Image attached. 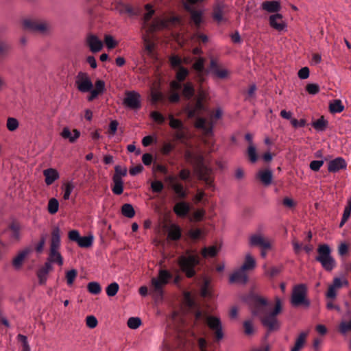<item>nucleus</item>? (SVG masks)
Instances as JSON below:
<instances>
[{
	"instance_id": "26",
	"label": "nucleus",
	"mask_w": 351,
	"mask_h": 351,
	"mask_svg": "<svg viewBox=\"0 0 351 351\" xmlns=\"http://www.w3.org/2000/svg\"><path fill=\"white\" fill-rule=\"evenodd\" d=\"M61 136L64 139H69L70 143H75L80 136V132L77 129H74L71 132L68 127L63 128Z\"/></svg>"
},
{
	"instance_id": "60",
	"label": "nucleus",
	"mask_w": 351,
	"mask_h": 351,
	"mask_svg": "<svg viewBox=\"0 0 351 351\" xmlns=\"http://www.w3.org/2000/svg\"><path fill=\"white\" fill-rule=\"evenodd\" d=\"M184 301L186 305L190 308L193 309L195 308V303L191 298L189 293H185L184 295Z\"/></svg>"
},
{
	"instance_id": "15",
	"label": "nucleus",
	"mask_w": 351,
	"mask_h": 351,
	"mask_svg": "<svg viewBox=\"0 0 351 351\" xmlns=\"http://www.w3.org/2000/svg\"><path fill=\"white\" fill-rule=\"evenodd\" d=\"M346 167L347 163L341 157H337L328 162V170L330 173H340L341 170L346 169Z\"/></svg>"
},
{
	"instance_id": "7",
	"label": "nucleus",
	"mask_w": 351,
	"mask_h": 351,
	"mask_svg": "<svg viewBox=\"0 0 351 351\" xmlns=\"http://www.w3.org/2000/svg\"><path fill=\"white\" fill-rule=\"evenodd\" d=\"M318 256L316 260L319 261L322 267L327 271H331L335 267V261L331 256V250L326 244L320 245L317 249Z\"/></svg>"
},
{
	"instance_id": "16",
	"label": "nucleus",
	"mask_w": 351,
	"mask_h": 351,
	"mask_svg": "<svg viewBox=\"0 0 351 351\" xmlns=\"http://www.w3.org/2000/svg\"><path fill=\"white\" fill-rule=\"evenodd\" d=\"M123 100V104L131 109H136L140 107V95L135 91L126 93Z\"/></svg>"
},
{
	"instance_id": "39",
	"label": "nucleus",
	"mask_w": 351,
	"mask_h": 351,
	"mask_svg": "<svg viewBox=\"0 0 351 351\" xmlns=\"http://www.w3.org/2000/svg\"><path fill=\"white\" fill-rule=\"evenodd\" d=\"M329 109L332 113H337L342 112L344 110V106L341 100L335 99L330 103Z\"/></svg>"
},
{
	"instance_id": "6",
	"label": "nucleus",
	"mask_w": 351,
	"mask_h": 351,
	"mask_svg": "<svg viewBox=\"0 0 351 351\" xmlns=\"http://www.w3.org/2000/svg\"><path fill=\"white\" fill-rule=\"evenodd\" d=\"M171 66L176 70V79L178 82L173 81L171 84L173 91H176L181 88L180 82L184 81L189 74L187 69L182 66V59L178 56H172L169 58Z\"/></svg>"
},
{
	"instance_id": "38",
	"label": "nucleus",
	"mask_w": 351,
	"mask_h": 351,
	"mask_svg": "<svg viewBox=\"0 0 351 351\" xmlns=\"http://www.w3.org/2000/svg\"><path fill=\"white\" fill-rule=\"evenodd\" d=\"M10 45L5 40H0V60L5 58L10 53Z\"/></svg>"
},
{
	"instance_id": "14",
	"label": "nucleus",
	"mask_w": 351,
	"mask_h": 351,
	"mask_svg": "<svg viewBox=\"0 0 351 351\" xmlns=\"http://www.w3.org/2000/svg\"><path fill=\"white\" fill-rule=\"evenodd\" d=\"M251 246H259L263 250H269L271 247L272 241L261 234H254L250 237Z\"/></svg>"
},
{
	"instance_id": "21",
	"label": "nucleus",
	"mask_w": 351,
	"mask_h": 351,
	"mask_svg": "<svg viewBox=\"0 0 351 351\" xmlns=\"http://www.w3.org/2000/svg\"><path fill=\"white\" fill-rule=\"evenodd\" d=\"M169 125L171 128L178 130L176 132V136L178 139H182L184 138L185 132L184 130V126L180 120L176 119L173 116L169 115Z\"/></svg>"
},
{
	"instance_id": "58",
	"label": "nucleus",
	"mask_w": 351,
	"mask_h": 351,
	"mask_svg": "<svg viewBox=\"0 0 351 351\" xmlns=\"http://www.w3.org/2000/svg\"><path fill=\"white\" fill-rule=\"evenodd\" d=\"M47 237V234H43L40 235V241L35 247V250L38 253H40L43 252L44 246L45 245Z\"/></svg>"
},
{
	"instance_id": "9",
	"label": "nucleus",
	"mask_w": 351,
	"mask_h": 351,
	"mask_svg": "<svg viewBox=\"0 0 351 351\" xmlns=\"http://www.w3.org/2000/svg\"><path fill=\"white\" fill-rule=\"evenodd\" d=\"M186 159L192 163L194 167L199 171L198 176H204L208 173V169L206 167L203 158L198 154H193L187 152L185 154Z\"/></svg>"
},
{
	"instance_id": "23",
	"label": "nucleus",
	"mask_w": 351,
	"mask_h": 351,
	"mask_svg": "<svg viewBox=\"0 0 351 351\" xmlns=\"http://www.w3.org/2000/svg\"><path fill=\"white\" fill-rule=\"evenodd\" d=\"M270 25L278 31L283 30L286 24L282 20V16L280 14H272L269 16Z\"/></svg>"
},
{
	"instance_id": "55",
	"label": "nucleus",
	"mask_w": 351,
	"mask_h": 351,
	"mask_svg": "<svg viewBox=\"0 0 351 351\" xmlns=\"http://www.w3.org/2000/svg\"><path fill=\"white\" fill-rule=\"evenodd\" d=\"M77 271L74 269H71L66 273V283L68 285L70 286V285H73L75 279L77 277Z\"/></svg>"
},
{
	"instance_id": "62",
	"label": "nucleus",
	"mask_w": 351,
	"mask_h": 351,
	"mask_svg": "<svg viewBox=\"0 0 351 351\" xmlns=\"http://www.w3.org/2000/svg\"><path fill=\"white\" fill-rule=\"evenodd\" d=\"M243 326L246 335H252L254 332L255 330L252 321H245L243 324Z\"/></svg>"
},
{
	"instance_id": "17",
	"label": "nucleus",
	"mask_w": 351,
	"mask_h": 351,
	"mask_svg": "<svg viewBox=\"0 0 351 351\" xmlns=\"http://www.w3.org/2000/svg\"><path fill=\"white\" fill-rule=\"evenodd\" d=\"M86 42L90 51L93 53L99 52L103 48L102 41L95 35H88L86 39Z\"/></svg>"
},
{
	"instance_id": "19",
	"label": "nucleus",
	"mask_w": 351,
	"mask_h": 351,
	"mask_svg": "<svg viewBox=\"0 0 351 351\" xmlns=\"http://www.w3.org/2000/svg\"><path fill=\"white\" fill-rule=\"evenodd\" d=\"M247 273V271L240 267L230 276V282L245 284L248 279Z\"/></svg>"
},
{
	"instance_id": "54",
	"label": "nucleus",
	"mask_w": 351,
	"mask_h": 351,
	"mask_svg": "<svg viewBox=\"0 0 351 351\" xmlns=\"http://www.w3.org/2000/svg\"><path fill=\"white\" fill-rule=\"evenodd\" d=\"M141 324V320L138 317H132L128 320V326L131 329L138 328Z\"/></svg>"
},
{
	"instance_id": "51",
	"label": "nucleus",
	"mask_w": 351,
	"mask_h": 351,
	"mask_svg": "<svg viewBox=\"0 0 351 351\" xmlns=\"http://www.w3.org/2000/svg\"><path fill=\"white\" fill-rule=\"evenodd\" d=\"M59 208V202L56 198H51L48 203V212L50 214H56Z\"/></svg>"
},
{
	"instance_id": "13",
	"label": "nucleus",
	"mask_w": 351,
	"mask_h": 351,
	"mask_svg": "<svg viewBox=\"0 0 351 351\" xmlns=\"http://www.w3.org/2000/svg\"><path fill=\"white\" fill-rule=\"evenodd\" d=\"M184 8L190 14V24L195 29H199L203 23V12L201 10L194 9L189 4H184Z\"/></svg>"
},
{
	"instance_id": "40",
	"label": "nucleus",
	"mask_w": 351,
	"mask_h": 351,
	"mask_svg": "<svg viewBox=\"0 0 351 351\" xmlns=\"http://www.w3.org/2000/svg\"><path fill=\"white\" fill-rule=\"evenodd\" d=\"M93 243V236L88 235L86 237H80V239L77 241V245L81 247L87 248L90 247Z\"/></svg>"
},
{
	"instance_id": "5",
	"label": "nucleus",
	"mask_w": 351,
	"mask_h": 351,
	"mask_svg": "<svg viewBox=\"0 0 351 351\" xmlns=\"http://www.w3.org/2000/svg\"><path fill=\"white\" fill-rule=\"evenodd\" d=\"M199 263V256L194 250H187L178 258V263L181 270L187 277L191 278L195 274V267Z\"/></svg>"
},
{
	"instance_id": "53",
	"label": "nucleus",
	"mask_w": 351,
	"mask_h": 351,
	"mask_svg": "<svg viewBox=\"0 0 351 351\" xmlns=\"http://www.w3.org/2000/svg\"><path fill=\"white\" fill-rule=\"evenodd\" d=\"M64 191L63 195L64 199L66 200L69 199L70 195L74 189L75 185L71 182H68L64 184Z\"/></svg>"
},
{
	"instance_id": "36",
	"label": "nucleus",
	"mask_w": 351,
	"mask_h": 351,
	"mask_svg": "<svg viewBox=\"0 0 351 351\" xmlns=\"http://www.w3.org/2000/svg\"><path fill=\"white\" fill-rule=\"evenodd\" d=\"M306 336L307 333L304 332H301L296 339L295 345L291 348V351H300L306 342Z\"/></svg>"
},
{
	"instance_id": "49",
	"label": "nucleus",
	"mask_w": 351,
	"mask_h": 351,
	"mask_svg": "<svg viewBox=\"0 0 351 351\" xmlns=\"http://www.w3.org/2000/svg\"><path fill=\"white\" fill-rule=\"evenodd\" d=\"M218 249L215 246H210L208 247H204L202 251L203 257H213L217 255Z\"/></svg>"
},
{
	"instance_id": "8",
	"label": "nucleus",
	"mask_w": 351,
	"mask_h": 351,
	"mask_svg": "<svg viewBox=\"0 0 351 351\" xmlns=\"http://www.w3.org/2000/svg\"><path fill=\"white\" fill-rule=\"evenodd\" d=\"M306 287L304 285L300 284L296 285L293 290L291 296V303L293 306H297L304 304L306 306H309V301L306 299Z\"/></svg>"
},
{
	"instance_id": "50",
	"label": "nucleus",
	"mask_w": 351,
	"mask_h": 351,
	"mask_svg": "<svg viewBox=\"0 0 351 351\" xmlns=\"http://www.w3.org/2000/svg\"><path fill=\"white\" fill-rule=\"evenodd\" d=\"M247 156L252 162H255L258 160L256 149L253 143H250L247 148Z\"/></svg>"
},
{
	"instance_id": "30",
	"label": "nucleus",
	"mask_w": 351,
	"mask_h": 351,
	"mask_svg": "<svg viewBox=\"0 0 351 351\" xmlns=\"http://www.w3.org/2000/svg\"><path fill=\"white\" fill-rule=\"evenodd\" d=\"M196 128L202 129L207 135L212 132L213 124L212 122H207L203 118H198L195 123Z\"/></svg>"
},
{
	"instance_id": "47",
	"label": "nucleus",
	"mask_w": 351,
	"mask_h": 351,
	"mask_svg": "<svg viewBox=\"0 0 351 351\" xmlns=\"http://www.w3.org/2000/svg\"><path fill=\"white\" fill-rule=\"evenodd\" d=\"M194 94V88L191 82H187L184 84L182 95L186 99H190Z\"/></svg>"
},
{
	"instance_id": "44",
	"label": "nucleus",
	"mask_w": 351,
	"mask_h": 351,
	"mask_svg": "<svg viewBox=\"0 0 351 351\" xmlns=\"http://www.w3.org/2000/svg\"><path fill=\"white\" fill-rule=\"evenodd\" d=\"M87 289L89 293L98 295L101 291V287L100 285L97 282H90L87 285Z\"/></svg>"
},
{
	"instance_id": "29",
	"label": "nucleus",
	"mask_w": 351,
	"mask_h": 351,
	"mask_svg": "<svg viewBox=\"0 0 351 351\" xmlns=\"http://www.w3.org/2000/svg\"><path fill=\"white\" fill-rule=\"evenodd\" d=\"M210 68L211 71L219 78H226L228 76V71L226 69L219 68L217 61L214 59L210 60Z\"/></svg>"
},
{
	"instance_id": "42",
	"label": "nucleus",
	"mask_w": 351,
	"mask_h": 351,
	"mask_svg": "<svg viewBox=\"0 0 351 351\" xmlns=\"http://www.w3.org/2000/svg\"><path fill=\"white\" fill-rule=\"evenodd\" d=\"M338 329L342 335L351 332V319L349 321L341 320L339 324Z\"/></svg>"
},
{
	"instance_id": "61",
	"label": "nucleus",
	"mask_w": 351,
	"mask_h": 351,
	"mask_svg": "<svg viewBox=\"0 0 351 351\" xmlns=\"http://www.w3.org/2000/svg\"><path fill=\"white\" fill-rule=\"evenodd\" d=\"M86 326L90 328H95L98 324L97 319L93 315L87 316L86 318Z\"/></svg>"
},
{
	"instance_id": "4",
	"label": "nucleus",
	"mask_w": 351,
	"mask_h": 351,
	"mask_svg": "<svg viewBox=\"0 0 351 351\" xmlns=\"http://www.w3.org/2000/svg\"><path fill=\"white\" fill-rule=\"evenodd\" d=\"M60 230L58 227H54L51 234L49 250L47 260L59 266H62L64 263L63 257L60 252Z\"/></svg>"
},
{
	"instance_id": "18",
	"label": "nucleus",
	"mask_w": 351,
	"mask_h": 351,
	"mask_svg": "<svg viewBox=\"0 0 351 351\" xmlns=\"http://www.w3.org/2000/svg\"><path fill=\"white\" fill-rule=\"evenodd\" d=\"M165 228L169 239L176 241L181 237V228L176 223L169 221L165 224Z\"/></svg>"
},
{
	"instance_id": "46",
	"label": "nucleus",
	"mask_w": 351,
	"mask_h": 351,
	"mask_svg": "<svg viewBox=\"0 0 351 351\" xmlns=\"http://www.w3.org/2000/svg\"><path fill=\"white\" fill-rule=\"evenodd\" d=\"M327 121H326L324 117H321L319 119L313 122L312 125L313 128L318 131L325 130L327 125Z\"/></svg>"
},
{
	"instance_id": "12",
	"label": "nucleus",
	"mask_w": 351,
	"mask_h": 351,
	"mask_svg": "<svg viewBox=\"0 0 351 351\" xmlns=\"http://www.w3.org/2000/svg\"><path fill=\"white\" fill-rule=\"evenodd\" d=\"M206 323L210 329L213 331L215 339L217 341L221 339L223 337L221 323L218 317L214 316H208L206 317Z\"/></svg>"
},
{
	"instance_id": "35",
	"label": "nucleus",
	"mask_w": 351,
	"mask_h": 351,
	"mask_svg": "<svg viewBox=\"0 0 351 351\" xmlns=\"http://www.w3.org/2000/svg\"><path fill=\"white\" fill-rule=\"evenodd\" d=\"M171 188L179 198H184L187 195L186 189H185L182 183L173 182Z\"/></svg>"
},
{
	"instance_id": "27",
	"label": "nucleus",
	"mask_w": 351,
	"mask_h": 351,
	"mask_svg": "<svg viewBox=\"0 0 351 351\" xmlns=\"http://www.w3.org/2000/svg\"><path fill=\"white\" fill-rule=\"evenodd\" d=\"M204 63V59L202 58H199L193 64V68L196 71L197 80L200 83L204 80V72H203Z\"/></svg>"
},
{
	"instance_id": "33",
	"label": "nucleus",
	"mask_w": 351,
	"mask_h": 351,
	"mask_svg": "<svg viewBox=\"0 0 351 351\" xmlns=\"http://www.w3.org/2000/svg\"><path fill=\"white\" fill-rule=\"evenodd\" d=\"M256 267V261L250 254H247L245 256L243 264L241 266V268L247 272L253 270Z\"/></svg>"
},
{
	"instance_id": "59",
	"label": "nucleus",
	"mask_w": 351,
	"mask_h": 351,
	"mask_svg": "<svg viewBox=\"0 0 351 351\" xmlns=\"http://www.w3.org/2000/svg\"><path fill=\"white\" fill-rule=\"evenodd\" d=\"M104 42L108 49H113L118 44L114 38L110 35L105 36Z\"/></svg>"
},
{
	"instance_id": "63",
	"label": "nucleus",
	"mask_w": 351,
	"mask_h": 351,
	"mask_svg": "<svg viewBox=\"0 0 351 351\" xmlns=\"http://www.w3.org/2000/svg\"><path fill=\"white\" fill-rule=\"evenodd\" d=\"M306 89L309 94L315 95L319 91V86L317 84H308Z\"/></svg>"
},
{
	"instance_id": "64",
	"label": "nucleus",
	"mask_w": 351,
	"mask_h": 351,
	"mask_svg": "<svg viewBox=\"0 0 351 351\" xmlns=\"http://www.w3.org/2000/svg\"><path fill=\"white\" fill-rule=\"evenodd\" d=\"M350 215H351V198H350L348 200V204L346 206L344 211H343V217H344V220L348 219L350 217Z\"/></svg>"
},
{
	"instance_id": "25",
	"label": "nucleus",
	"mask_w": 351,
	"mask_h": 351,
	"mask_svg": "<svg viewBox=\"0 0 351 351\" xmlns=\"http://www.w3.org/2000/svg\"><path fill=\"white\" fill-rule=\"evenodd\" d=\"M180 19L177 16H172L167 19H155V29L159 28H167L171 27V25H174L176 23H179Z\"/></svg>"
},
{
	"instance_id": "32",
	"label": "nucleus",
	"mask_w": 351,
	"mask_h": 351,
	"mask_svg": "<svg viewBox=\"0 0 351 351\" xmlns=\"http://www.w3.org/2000/svg\"><path fill=\"white\" fill-rule=\"evenodd\" d=\"M114 9L120 14H128L130 16H134L136 14L132 7L129 4L117 3L115 5Z\"/></svg>"
},
{
	"instance_id": "20",
	"label": "nucleus",
	"mask_w": 351,
	"mask_h": 351,
	"mask_svg": "<svg viewBox=\"0 0 351 351\" xmlns=\"http://www.w3.org/2000/svg\"><path fill=\"white\" fill-rule=\"evenodd\" d=\"M32 252V249L29 247H25L21 250L18 254L13 258L12 265L15 269L21 267L25 258Z\"/></svg>"
},
{
	"instance_id": "56",
	"label": "nucleus",
	"mask_w": 351,
	"mask_h": 351,
	"mask_svg": "<svg viewBox=\"0 0 351 351\" xmlns=\"http://www.w3.org/2000/svg\"><path fill=\"white\" fill-rule=\"evenodd\" d=\"M98 95L102 94L105 91V82L101 80H98L95 83V88L93 89Z\"/></svg>"
},
{
	"instance_id": "31",
	"label": "nucleus",
	"mask_w": 351,
	"mask_h": 351,
	"mask_svg": "<svg viewBox=\"0 0 351 351\" xmlns=\"http://www.w3.org/2000/svg\"><path fill=\"white\" fill-rule=\"evenodd\" d=\"M261 8L268 12H276L280 10L281 5L278 1H264Z\"/></svg>"
},
{
	"instance_id": "45",
	"label": "nucleus",
	"mask_w": 351,
	"mask_h": 351,
	"mask_svg": "<svg viewBox=\"0 0 351 351\" xmlns=\"http://www.w3.org/2000/svg\"><path fill=\"white\" fill-rule=\"evenodd\" d=\"M23 27L32 32L34 31L35 27L38 23L36 20H32L29 19H25L21 21Z\"/></svg>"
},
{
	"instance_id": "43",
	"label": "nucleus",
	"mask_w": 351,
	"mask_h": 351,
	"mask_svg": "<svg viewBox=\"0 0 351 351\" xmlns=\"http://www.w3.org/2000/svg\"><path fill=\"white\" fill-rule=\"evenodd\" d=\"M204 106L200 99H197L193 109H187L188 117L192 118L196 115L197 112L203 110Z\"/></svg>"
},
{
	"instance_id": "52",
	"label": "nucleus",
	"mask_w": 351,
	"mask_h": 351,
	"mask_svg": "<svg viewBox=\"0 0 351 351\" xmlns=\"http://www.w3.org/2000/svg\"><path fill=\"white\" fill-rule=\"evenodd\" d=\"M119 289V285L117 282H112L106 288V294L109 297H113L117 293Z\"/></svg>"
},
{
	"instance_id": "41",
	"label": "nucleus",
	"mask_w": 351,
	"mask_h": 351,
	"mask_svg": "<svg viewBox=\"0 0 351 351\" xmlns=\"http://www.w3.org/2000/svg\"><path fill=\"white\" fill-rule=\"evenodd\" d=\"M348 281L344 277H336L333 279L332 283L330 285L334 289L338 290L344 286H348Z\"/></svg>"
},
{
	"instance_id": "34",
	"label": "nucleus",
	"mask_w": 351,
	"mask_h": 351,
	"mask_svg": "<svg viewBox=\"0 0 351 351\" xmlns=\"http://www.w3.org/2000/svg\"><path fill=\"white\" fill-rule=\"evenodd\" d=\"M112 191L115 195H121L123 191V181L121 177H113Z\"/></svg>"
},
{
	"instance_id": "48",
	"label": "nucleus",
	"mask_w": 351,
	"mask_h": 351,
	"mask_svg": "<svg viewBox=\"0 0 351 351\" xmlns=\"http://www.w3.org/2000/svg\"><path fill=\"white\" fill-rule=\"evenodd\" d=\"M19 126V121L14 117H8L6 122L7 129L10 132H14L18 129Z\"/></svg>"
},
{
	"instance_id": "11",
	"label": "nucleus",
	"mask_w": 351,
	"mask_h": 351,
	"mask_svg": "<svg viewBox=\"0 0 351 351\" xmlns=\"http://www.w3.org/2000/svg\"><path fill=\"white\" fill-rule=\"evenodd\" d=\"M171 275L167 271L161 270L159 273L158 279L155 278V302L162 300V291L161 287L162 285L167 283Z\"/></svg>"
},
{
	"instance_id": "24",
	"label": "nucleus",
	"mask_w": 351,
	"mask_h": 351,
	"mask_svg": "<svg viewBox=\"0 0 351 351\" xmlns=\"http://www.w3.org/2000/svg\"><path fill=\"white\" fill-rule=\"evenodd\" d=\"M52 27L51 24L45 21H38L34 32L38 33L43 36H48L51 34Z\"/></svg>"
},
{
	"instance_id": "28",
	"label": "nucleus",
	"mask_w": 351,
	"mask_h": 351,
	"mask_svg": "<svg viewBox=\"0 0 351 351\" xmlns=\"http://www.w3.org/2000/svg\"><path fill=\"white\" fill-rule=\"evenodd\" d=\"M173 211L178 216L183 217L190 211V206L185 202H179L175 204Z\"/></svg>"
},
{
	"instance_id": "22",
	"label": "nucleus",
	"mask_w": 351,
	"mask_h": 351,
	"mask_svg": "<svg viewBox=\"0 0 351 351\" xmlns=\"http://www.w3.org/2000/svg\"><path fill=\"white\" fill-rule=\"evenodd\" d=\"M228 11V7L223 2L217 3L213 10V18L217 21L223 20V15Z\"/></svg>"
},
{
	"instance_id": "1",
	"label": "nucleus",
	"mask_w": 351,
	"mask_h": 351,
	"mask_svg": "<svg viewBox=\"0 0 351 351\" xmlns=\"http://www.w3.org/2000/svg\"><path fill=\"white\" fill-rule=\"evenodd\" d=\"M282 305V301L278 298H276L275 305H273L265 299L256 297L252 306V313L260 317L263 325L269 330H276L279 327L276 316L280 313Z\"/></svg>"
},
{
	"instance_id": "37",
	"label": "nucleus",
	"mask_w": 351,
	"mask_h": 351,
	"mask_svg": "<svg viewBox=\"0 0 351 351\" xmlns=\"http://www.w3.org/2000/svg\"><path fill=\"white\" fill-rule=\"evenodd\" d=\"M121 214L129 219L133 218L135 215L133 206L130 204H124L121 206Z\"/></svg>"
},
{
	"instance_id": "2",
	"label": "nucleus",
	"mask_w": 351,
	"mask_h": 351,
	"mask_svg": "<svg viewBox=\"0 0 351 351\" xmlns=\"http://www.w3.org/2000/svg\"><path fill=\"white\" fill-rule=\"evenodd\" d=\"M145 8L147 12L143 16L141 26V35L145 45L143 56L152 58L154 56V9L150 3L146 4Z\"/></svg>"
},
{
	"instance_id": "10",
	"label": "nucleus",
	"mask_w": 351,
	"mask_h": 351,
	"mask_svg": "<svg viewBox=\"0 0 351 351\" xmlns=\"http://www.w3.org/2000/svg\"><path fill=\"white\" fill-rule=\"evenodd\" d=\"M75 85L82 93L89 92L93 88V83L88 73L79 72L76 75Z\"/></svg>"
},
{
	"instance_id": "57",
	"label": "nucleus",
	"mask_w": 351,
	"mask_h": 351,
	"mask_svg": "<svg viewBox=\"0 0 351 351\" xmlns=\"http://www.w3.org/2000/svg\"><path fill=\"white\" fill-rule=\"evenodd\" d=\"M17 339L22 344V351H30V348L26 336L19 334L17 335Z\"/></svg>"
},
{
	"instance_id": "3",
	"label": "nucleus",
	"mask_w": 351,
	"mask_h": 351,
	"mask_svg": "<svg viewBox=\"0 0 351 351\" xmlns=\"http://www.w3.org/2000/svg\"><path fill=\"white\" fill-rule=\"evenodd\" d=\"M23 226L16 220L9 223L6 228L0 233V244L3 247H7L19 242L22 236Z\"/></svg>"
}]
</instances>
